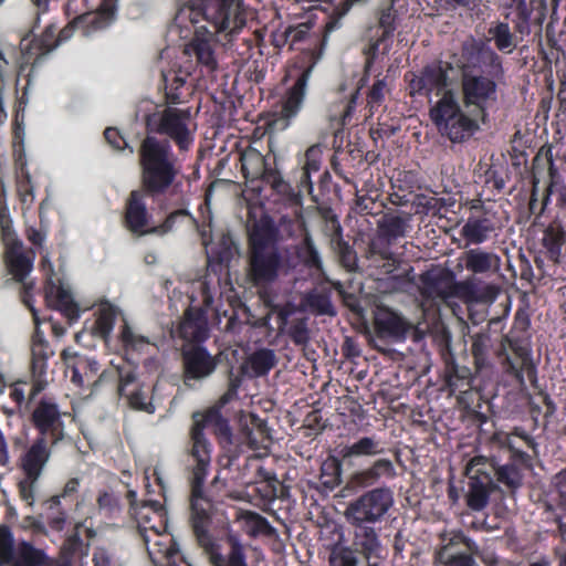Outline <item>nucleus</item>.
I'll list each match as a JSON object with an SVG mask.
<instances>
[{
    "instance_id": "f257e3e1",
    "label": "nucleus",
    "mask_w": 566,
    "mask_h": 566,
    "mask_svg": "<svg viewBox=\"0 0 566 566\" xmlns=\"http://www.w3.org/2000/svg\"><path fill=\"white\" fill-rule=\"evenodd\" d=\"M221 502L218 493L189 496V525L196 542L211 566H250L249 546L238 534L230 532L217 541L211 533L217 504Z\"/></svg>"
},
{
    "instance_id": "f03ea898",
    "label": "nucleus",
    "mask_w": 566,
    "mask_h": 566,
    "mask_svg": "<svg viewBox=\"0 0 566 566\" xmlns=\"http://www.w3.org/2000/svg\"><path fill=\"white\" fill-rule=\"evenodd\" d=\"M192 420L188 448V454L193 461L189 478L190 495L217 494V478L208 488L205 486L212 452V444L206 437L205 429L211 428L219 443L223 447L233 443L232 430L229 420L223 417L219 406L210 407L203 412H193Z\"/></svg>"
},
{
    "instance_id": "7ed1b4c3",
    "label": "nucleus",
    "mask_w": 566,
    "mask_h": 566,
    "mask_svg": "<svg viewBox=\"0 0 566 566\" xmlns=\"http://www.w3.org/2000/svg\"><path fill=\"white\" fill-rule=\"evenodd\" d=\"M531 318L528 313L518 308L515 312L510 332L503 336V350L499 353L501 366L507 376L521 387L528 381L537 387V368L533 360Z\"/></svg>"
},
{
    "instance_id": "20e7f679",
    "label": "nucleus",
    "mask_w": 566,
    "mask_h": 566,
    "mask_svg": "<svg viewBox=\"0 0 566 566\" xmlns=\"http://www.w3.org/2000/svg\"><path fill=\"white\" fill-rule=\"evenodd\" d=\"M481 55L484 61L489 62L488 75L476 73L464 65L460 93L463 107L468 113L485 123L489 108L497 101L496 80L503 75V66L501 57L493 50L481 51Z\"/></svg>"
},
{
    "instance_id": "39448f33",
    "label": "nucleus",
    "mask_w": 566,
    "mask_h": 566,
    "mask_svg": "<svg viewBox=\"0 0 566 566\" xmlns=\"http://www.w3.org/2000/svg\"><path fill=\"white\" fill-rule=\"evenodd\" d=\"M429 115L439 134L451 143H463L479 129L481 119L462 108L457 94L446 91L431 102Z\"/></svg>"
},
{
    "instance_id": "423d86ee",
    "label": "nucleus",
    "mask_w": 566,
    "mask_h": 566,
    "mask_svg": "<svg viewBox=\"0 0 566 566\" xmlns=\"http://www.w3.org/2000/svg\"><path fill=\"white\" fill-rule=\"evenodd\" d=\"M139 157L145 188L153 193L164 192L178 172L169 143L148 136L142 143Z\"/></svg>"
},
{
    "instance_id": "0eeeda50",
    "label": "nucleus",
    "mask_w": 566,
    "mask_h": 566,
    "mask_svg": "<svg viewBox=\"0 0 566 566\" xmlns=\"http://www.w3.org/2000/svg\"><path fill=\"white\" fill-rule=\"evenodd\" d=\"M419 281L422 297L437 304L449 303L452 298H464L471 293L468 283L458 282L452 270L439 265L423 272Z\"/></svg>"
},
{
    "instance_id": "6e6552de",
    "label": "nucleus",
    "mask_w": 566,
    "mask_h": 566,
    "mask_svg": "<svg viewBox=\"0 0 566 566\" xmlns=\"http://www.w3.org/2000/svg\"><path fill=\"white\" fill-rule=\"evenodd\" d=\"M150 132L171 138L181 150H187L193 142L195 124L189 109L167 107L146 117Z\"/></svg>"
},
{
    "instance_id": "1a4fd4ad",
    "label": "nucleus",
    "mask_w": 566,
    "mask_h": 566,
    "mask_svg": "<svg viewBox=\"0 0 566 566\" xmlns=\"http://www.w3.org/2000/svg\"><path fill=\"white\" fill-rule=\"evenodd\" d=\"M392 504L394 495L389 488H375L350 502L345 516L348 523L376 524L384 518Z\"/></svg>"
},
{
    "instance_id": "9d476101",
    "label": "nucleus",
    "mask_w": 566,
    "mask_h": 566,
    "mask_svg": "<svg viewBox=\"0 0 566 566\" xmlns=\"http://www.w3.org/2000/svg\"><path fill=\"white\" fill-rule=\"evenodd\" d=\"M510 457L506 463L499 464L494 459L481 458L483 467L490 465L491 476L495 484L500 483L507 490L515 491L523 483L524 472L533 469V458L520 448L509 443Z\"/></svg>"
},
{
    "instance_id": "9b49d317",
    "label": "nucleus",
    "mask_w": 566,
    "mask_h": 566,
    "mask_svg": "<svg viewBox=\"0 0 566 566\" xmlns=\"http://www.w3.org/2000/svg\"><path fill=\"white\" fill-rule=\"evenodd\" d=\"M30 421L38 431V437H44L51 446L57 444L64 438V422L56 402L41 398L31 412Z\"/></svg>"
},
{
    "instance_id": "f8f14e48",
    "label": "nucleus",
    "mask_w": 566,
    "mask_h": 566,
    "mask_svg": "<svg viewBox=\"0 0 566 566\" xmlns=\"http://www.w3.org/2000/svg\"><path fill=\"white\" fill-rule=\"evenodd\" d=\"M360 256L356 250H338L339 262L347 271H365L368 269L380 270L384 274H390L396 270V258L391 250H361Z\"/></svg>"
},
{
    "instance_id": "ddd939ff",
    "label": "nucleus",
    "mask_w": 566,
    "mask_h": 566,
    "mask_svg": "<svg viewBox=\"0 0 566 566\" xmlns=\"http://www.w3.org/2000/svg\"><path fill=\"white\" fill-rule=\"evenodd\" d=\"M182 378L187 386L190 380H202L211 376L219 360L203 345H182Z\"/></svg>"
},
{
    "instance_id": "4468645a",
    "label": "nucleus",
    "mask_w": 566,
    "mask_h": 566,
    "mask_svg": "<svg viewBox=\"0 0 566 566\" xmlns=\"http://www.w3.org/2000/svg\"><path fill=\"white\" fill-rule=\"evenodd\" d=\"M296 218L302 235L304 237L305 248H315V245L349 248L348 244H342L339 222L329 211H325L317 218L316 230L314 232H311L306 228L298 212H296Z\"/></svg>"
},
{
    "instance_id": "2eb2a0df",
    "label": "nucleus",
    "mask_w": 566,
    "mask_h": 566,
    "mask_svg": "<svg viewBox=\"0 0 566 566\" xmlns=\"http://www.w3.org/2000/svg\"><path fill=\"white\" fill-rule=\"evenodd\" d=\"M451 69L448 63L434 62L423 67L419 74L411 73L410 94L429 96L436 93L439 98L446 91H452L448 88V71Z\"/></svg>"
},
{
    "instance_id": "dca6fc26",
    "label": "nucleus",
    "mask_w": 566,
    "mask_h": 566,
    "mask_svg": "<svg viewBox=\"0 0 566 566\" xmlns=\"http://www.w3.org/2000/svg\"><path fill=\"white\" fill-rule=\"evenodd\" d=\"M481 458L471 460L469 468V491L467 493V505L473 511L483 510L490 500L491 493L496 489L495 480L491 476L490 465L478 464Z\"/></svg>"
},
{
    "instance_id": "f3484780",
    "label": "nucleus",
    "mask_w": 566,
    "mask_h": 566,
    "mask_svg": "<svg viewBox=\"0 0 566 566\" xmlns=\"http://www.w3.org/2000/svg\"><path fill=\"white\" fill-rule=\"evenodd\" d=\"M396 475L397 472L392 461L387 458H379L369 467L353 472L343 489V494L347 495L360 489L374 486L381 479L391 480Z\"/></svg>"
},
{
    "instance_id": "a211bd4d",
    "label": "nucleus",
    "mask_w": 566,
    "mask_h": 566,
    "mask_svg": "<svg viewBox=\"0 0 566 566\" xmlns=\"http://www.w3.org/2000/svg\"><path fill=\"white\" fill-rule=\"evenodd\" d=\"M374 327L378 338L402 342L413 328V325L397 312L381 306L378 307L375 314Z\"/></svg>"
},
{
    "instance_id": "6ab92c4d",
    "label": "nucleus",
    "mask_w": 566,
    "mask_h": 566,
    "mask_svg": "<svg viewBox=\"0 0 566 566\" xmlns=\"http://www.w3.org/2000/svg\"><path fill=\"white\" fill-rule=\"evenodd\" d=\"M308 71L303 72L291 88L286 92L282 99V108L280 114L271 122L274 129H285L291 120L296 117L302 108L306 96V87L308 82Z\"/></svg>"
},
{
    "instance_id": "aec40b11",
    "label": "nucleus",
    "mask_w": 566,
    "mask_h": 566,
    "mask_svg": "<svg viewBox=\"0 0 566 566\" xmlns=\"http://www.w3.org/2000/svg\"><path fill=\"white\" fill-rule=\"evenodd\" d=\"M354 528L353 547L361 554L369 566H377L378 559L382 558L385 552L379 533L375 524L349 523Z\"/></svg>"
},
{
    "instance_id": "412c9836",
    "label": "nucleus",
    "mask_w": 566,
    "mask_h": 566,
    "mask_svg": "<svg viewBox=\"0 0 566 566\" xmlns=\"http://www.w3.org/2000/svg\"><path fill=\"white\" fill-rule=\"evenodd\" d=\"M177 333L184 345H202L209 338L208 317L201 307H188L178 325Z\"/></svg>"
},
{
    "instance_id": "4be33fe9",
    "label": "nucleus",
    "mask_w": 566,
    "mask_h": 566,
    "mask_svg": "<svg viewBox=\"0 0 566 566\" xmlns=\"http://www.w3.org/2000/svg\"><path fill=\"white\" fill-rule=\"evenodd\" d=\"M217 32L233 33L242 29L245 18L233 0H212V13L206 12Z\"/></svg>"
},
{
    "instance_id": "5701e85b",
    "label": "nucleus",
    "mask_w": 566,
    "mask_h": 566,
    "mask_svg": "<svg viewBox=\"0 0 566 566\" xmlns=\"http://www.w3.org/2000/svg\"><path fill=\"white\" fill-rule=\"evenodd\" d=\"M250 274L255 284L273 282L282 263L279 250H251Z\"/></svg>"
},
{
    "instance_id": "b1692460",
    "label": "nucleus",
    "mask_w": 566,
    "mask_h": 566,
    "mask_svg": "<svg viewBox=\"0 0 566 566\" xmlns=\"http://www.w3.org/2000/svg\"><path fill=\"white\" fill-rule=\"evenodd\" d=\"M272 311L276 314L279 329L285 332L296 346L308 344L311 336L307 317H298L290 322V317L294 313V307L291 304L275 305Z\"/></svg>"
},
{
    "instance_id": "393cba45",
    "label": "nucleus",
    "mask_w": 566,
    "mask_h": 566,
    "mask_svg": "<svg viewBox=\"0 0 566 566\" xmlns=\"http://www.w3.org/2000/svg\"><path fill=\"white\" fill-rule=\"evenodd\" d=\"M50 441L44 437H36L32 444L20 458V468L25 478L38 481L51 457Z\"/></svg>"
},
{
    "instance_id": "a878e982",
    "label": "nucleus",
    "mask_w": 566,
    "mask_h": 566,
    "mask_svg": "<svg viewBox=\"0 0 566 566\" xmlns=\"http://www.w3.org/2000/svg\"><path fill=\"white\" fill-rule=\"evenodd\" d=\"M53 355L49 343L31 344V376L32 386L29 400H33L48 386L45 379L48 360Z\"/></svg>"
},
{
    "instance_id": "bb28decb",
    "label": "nucleus",
    "mask_w": 566,
    "mask_h": 566,
    "mask_svg": "<svg viewBox=\"0 0 566 566\" xmlns=\"http://www.w3.org/2000/svg\"><path fill=\"white\" fill-rule=\"evenodd\" d=\"M45 301L48 305L57 310L65 316L70 323L76 322L80 318V308L74 301L71 290L62 283H54L51 280L45 286Z\"/></svg>"
},
{
    "instance_id": "cd10ccee",
    "label": "nucleus",
    "mask_w": 566,
    "mask_h": 566,
    "mask_svg": "<svg viewBox=\"0 0 566 566\" xmlns=\"http://www.w3.org/2000/svg\"><path fill=\"white\" fill-rule=\"evenodd\" d=\"M145 195L139 190H134L129 195L126 203L125 226L138 235L151 233L149 227V214L144 201Z\"/></svg>"
},
{
    "instance_id": "c85d7f7f",
    "label": "nucleus",
    "mask_w": 566,
    "mask_h": 566,
    "mask_svg": "<svg viewBox=\"0 0 566 566\" xmlns=\"http://www.w3.org/2000/svg\"><path fill=\"white\" fill-rule=\"evenodd\" d=\"M187 55H195L198 63L209 71L217 69L212 33L205 27L196 29L193 39L185 46Z\"/></svg>"
},
{
    "instance_id": "c756f323",
    "label": "nucleus",
    "mask_w": 566,
    "mask_h": 566,
    "mask_svg": "<svg viewBox=\"0 0 566 566\" xmlns=\"http://www.w3.org/2000/svg\"><path fill=\"white\" fill-rule=\"evenodd\" d=\"M411 213L387 212L377 222V231L380 239L387 244H392L397 239L403 238L410 231Z\"/></svg>"
},
{
    "instance_id": "7c9ffc66",
    "label": "nucleus",
    "mask_w": 566,
    "mask_h": 566,
    "mask_svg": "<svg viewBox=\"0 0 566 566\" xmlns=\"http://www.w3.org/2000/svg\"><path fill=\"white\" fill-rule=\"evenodd\" d=\"M61 357L64 360L66 367L71 370V381L76 387H84V377H87L88 374L93 376L98 369L97 361L91 360L85 356L78 355L77 353L70 352L69 349H64L61 354Z\"/></svg>"
},
{
    "instance_id": "2f4dec72",
    "label": "nucleus",
    "mask_w": 566,
    "mask_h": 566,
    "mask_svg": "<svg viewBox=\"0 0 566 566\" xmlns=\"http://www.w3.org/2000/svg\"><path fill=\"white\" fill-rule=\"evenodd\" d=\"M545 512H566V467L557 472L543 493Z\"/></svg>"
},
{
    "instance_id": "473e14b6",
    "label": "nucleus",
    "mask_w": 566,
    "mask_h": 566,
    "mask_svg": "<svg viewBox=\"0 0 566 566\" xmlns=\"http://www.w3.org/2000/svg\"><path fill=\"white\" fill-rule=\"evenodd\" d=\"M474 376L467 366H461L453 359L446 365V382L450 392L455 395H467L473 389Z\"/></svg>"
},
{
    "instance_id": "72a5a7b5",
    "label": "nucleus",
    "mask_w": 566,
    "mask_h": 566,
    "mask_svg": "<svg viewBox=\"0 0 566 566\" xmlns=\"http://www.w3.org/2000/svg\"><path fill=\"white\" fill-rule=\"evenodd\" d=\"M147 552L155 566H177L180 558V551L172 537H161Z\"/></svg>"
},
{
    "instance_id": "f704fd0d",
    "label": "nucleus",
    "mask_w": 566,
    "mask_h": 566,
    "mask_svg": "<svg viewBox=\"0 0 566 566\" xmlns=\"http://www.w3.org/2000/svg\"><path fill=\"white\" fill-rule=\"evenodd\" d=\"M384 448L378 439L370 436H364L355 440L354 442L344 446L339 454L343 460L354 458H373L382 453Z\"/></svg>"
},
{
    "instance_id": "c9c22d12",
    "label": "nucleus",
    "mask_w": 566,
    "mask_h": 566,
    "mask_svg": "<svg viewBox=\"0 0 566 566\" xmlns=\"http://www.w3.org/2000/svg\"><path fill=\"white\" fill-rule=\"evenodd\" d=\"M23 250H6L4 263L8 273L18 282H23L31 272L34 261V250H28L32 255L25 254Z\"/></svg>"
},
{
    "instance_id": "e433bc0d",
    "label": "nucleus",
    "mask_w": 566,
    "mask_h": 566,
    "mask_svg": "<svg viewBox=\"0 0 566 566\" xmlns=\"http://www.w3.org/2000/svg\"><path fill=\"white\" fill-rule=\"evenodd\" d=\"M207 10L208 13H212V0L206 3L203 8L195 6L192 1L191 3H185L178 9L175 15V23L181 29H187L189 25L195 27L203 20L211 21V18L206 14Z\"/></svg>"
},
{
    "instance_id": "4c0bfd02",
    "label": "nucleus",
    "mask_w": 566,
    "mask_h": 566,
    "mask_svg": "<svg viewBox=\"0 0 566 566\" xmlns=\"http://www.w3.org/2000/svg\"><path fill=\"white\" fill-rule=\"evenodd\" d=\"M304 303L316 315H335L332 291L328 287L314 289L305 294Z\"/></svg>"
},
{
    "instance_id": "58836bf2",
    "label": "nucleus",
    "mask_w": 566,
    "mask_h": 566,
    "mask_svg": "<svg viewBox=\"0 0 566 566\" xmlns=\"http://www.w3.org/2000/svg\"><path fill=\"white\" fill-rule=\"evenodd\" d=\"M46 563V555L43 551L35 548L29 542H21L13 552V558L8 565L12 566H43Z\"/></svg>"
},
{
    "instance_id": "ea45409f",
    "label": "nucleus",
    "mask_w": 566,
    "mask_h": 566,
    "mask_svg": "<svg viewBox=\"0 0 566 566\" xmlns=\"http://www.w3.org/2000/svg\"><path fill=\"white\" fill-rule=\"evenodd\" d=\"M493 224L488 218H470L462 228V234L470 244H480L489 238Z\"/></svg>"
},
{
    "instance_id": "a19ab883",
    "label": "nucleus",
    "mask_w": 566,
    "mask_h": 566,
    "mask_svg": "<svg viewBox=\"0 0 566 566\" xmlns=\"http://www.w3.org/2000/svg\"><path fill=\"white\" fill-rule=\"evenodd\" d=\"M276 356L273 349L260 348L250 355L248 365L254 377L266 376L276 365Z\"/></svg>"
},
{
    "instance_id": "79ce46f5",
    "label": "nucleus",
    "mask_w": 566,
    "mask_h": 566,
    "mask_svg": "<svg viewBox=\"0 0 566 566\" xmlns=\"http://www.w3.org/2000/svg\"><path fill=\"white\" fill-rule=\"evenodd\" d=\"M82 526V522L76 523L72 534L63 542L60 551L61 564L72 566L73 559L83 554L84 543L80 533Z\"/></svg>"
},
{
    "instance_id": "37998d69",
    "label": "nucleus",
    "mask_w": 566,
    "mask_h": 566,
    "mask_svg": "<svg viewBox=\"0 0 566 566\" xmlns=\"http://www.w3.org/2000/svg\"><path fill=\"white\" fill-rule=\"evenodd\" d=\"M45 521L54 532H62L67 523V512L63 509L59 496H51L44 503Z\"/></svg>"
},
{
    "instance_id": "c03bdc74",
    "label": "nucleus",
    "mask_w": 566,
    "mask_h": 566,
    "mask_svg": "<svg viewBox=\"0 0 566 566\" xmlns=\"http://www.w3.org/2000/svg\"><path fill=\"white\" fill-rule=\"evenodd\" d=\"M244 524L247 527V533L251 537L265 536L273 537L276 535V530L271 525V523L263 515L248 511L244 516Z\"/></svg>"
},
{
    "instance_id": "a18cd8bd",
    "label": "nucleus",
    "mask_w": 566,
    "mask_h": 566,
    "mask_svg": "<svg viewBox=\"0 0 566 566\" xmlns=\"http://www.w3.org/2000/svg\"><path fill=\"white\" fill-rule=\"evenodd\" d=\"M489 35L494 41L499 51L504 53H512L516 48L515 36L511 32L510 25L505 22H496L490 27Z\"/></svg>"
},
{
    "instance_id": "49530a36",
    "label": "nucleus",
    "mask_w": 566,
    "mask_h": 566,
    "mask_svg": "<svg viewBox=\"0 0 566 566\" xmlns=\"http://www.w3.org/2000/svg\"><path fill=\"white\" fill-rule=\"evenodd\" d=\"M491 347L492 340L488 333H478L472 337L471 353L478 370H481L488 365Z\"/></svg>"
},
{
    "instance_id": "de8ad7c7",
    "label": "nucleus",
    "mask_w": 566,
    "mask_h": 566,
    "mask_svg": "<svg viewBox=\"0 0 566 566\" xmlns=\"http://www.w3.org/2000/svg\"><path fill=\"white\" fill-rule=\"evenodd\" d=\"M319 481L328 490L342 483V463L338 459L331 457L322 463Z\"/></svg>"
},
{
    "instance_id": "09e8293b",
    "label": "nucleus",
    "mask_w": 566,
    "mask_h": 566,
    "mask_svg": "<svg viewBox=\"0 0 566 566\" xmlns=\"http://www.w3.org/2000/svg\"><path fill=\"white\" fill-rule=\"evenodd\" d=\"M200 235L206 248L210 244H216L218 248H232L234 245V241L228 231L213 229L211 218H209L208 224L200 230Z\"/></svg>"
},
{
    "instance_id": "8fccbe9b",
    "label": "nucleus",
    "mask_w": 566,
    "mask_h": 566,
    "mask_svg": "<svg viewBox=\"0 0 566 566\" xmlns=\"http://www.w3.org/2000/svg\"><path fill=\"white\" fill-rule=\"evenodd\" d=\"M119 397L127 398L144 384L137 377L136 370L129 366L117 367Z\"/></svg>"
},
{
    "instance_id": "3c124183",
    "label": "nucleus",
    "mask_w": 566,
    "mask_h": 566,
    "mask_svg": "<svg viewBox=\"0 0 566 566\" xmlns=\"http://www.w3.org/2000/svg\"><path fill=\"white\" fill-rule=\"evenodd\" d=\"M179 224L197 227V221L188 211L177 210L171 212L160 226L153 227L151 233L166 234L172 231Z\"/></svg>"
},
{
    "instance_id": "603ef678",
    "label": "nucleus",
    "mask_w": 566,
    "mask_h": 566,
    "mask_svg": "<svg viewBox=\"0 0 566 566\" xmlns=\"http://www.w3.org/2000/svg\"><path fill=\"white\" fill-rule=\"evenodd\" d=\"M116 316L117 313L114 306L107 304L99 307L94 323V331L104 338L108 337L114 328Z\"/></svg>"
},
{
    "instance_id": "864d4df0",
    "label": "nucleus",
    "mask_w": 566,
    "mask_h": 566,
    "mask_svg": "<svg viewBox=\"0 0 566 566\" xmlns=\"http://www.w3.org/2000/svg\"><path fill=\"white\" fill-rule=\"evenodd\" d=\"M119 339L126 352H143L150 344L148 337L134 333L127 322L122 326Z\"/></svg>"
},
{
    "instance_id": "5fc2aeb1",
    "label": "nucleus",
    "mask_w": 566,
    "mask_h": 566,
    "mask_svg": "<svg viewBox=\"0 0 566 566\" xmlns=\"http://www.w3.org/2000/svg\"><path fill=\"white\" fill-rule=\"evenodd\" d=\"M241 164L242 170L245 172V175L251 176L252 178L263 176L265 172L264 158L259 151L254 149L242 154Z\"/></svg>"
},
{
    "instance_id": "6e6d98bb",
    "label": "nucleus",
    "mask_w": 566,
    "mask_h": 566,
    "mask_svg": "<svg viewBox=\"0 0 566 566\" xmlns=\"http://www.w3.org/2000/svg\"><path fill=\"white\" fill-rule=\"evenodd\" d=\"M126 400L127 405L134 410L145 411L147 413L155 412V406L149 397L148 387L145 384H143L138 390L129 395Z\"/></svg>"
},
{
    "instance_id": "4d7b16f0",
    "label": "nucleus",
    "mask_w": 566,
    "mask_h": 566,
    "mask_svg": "<svg viewBox=\"0 0 566 566\" xmlns=\"http://www.w3.org/2000/svg\"><path fill=\"white\" fill-rule=\"evenodd\" d=\"M441 207L442 199L434 196L417 195L411 202V208L416 214H436Z\"/></svg>"
},
{
    "instance_id": "13d9d810",
    "label": "nucleus",
    "mask_w": 566,
    "mask_h": 566,
    "mask_svg": "<svg viewBox=\"0 0 566 566\" xmlns=\"http://www.w3.org/2000/svg\"><path fill=\"white\" fill-rule=\"evenodd\" d=\"M440 539L442 542V544L436 549L434 552V563L436 564H439L440 565V558H439V553L444 548H449L448 549V553L452 556H457V555H461L463 554L464 552H459L457 551V547L460 545V544H465L469 546V542L470 539L462 533V532H458L455 534H453L452 536L448 537L446 533L441 534L440 535Z\"/></svg>"
},
{
    "instance_id": "bf43d9fd",
    "label": "nucleus",
    "mask_w": 566,
    "mask_h": 566,
    "mask_svg": "<svg viewBox=\"0 0 566 566\" xmlns=\"http://www.w3.org/2000/svg\"><path fill=\"white\" fill-rule=\"evenodd\" d=\"M467 268L473 273H483L492 268V255L489 253H475L474 250H468L465 253Z\"/></svg>"
},
{
    "instance_id": "052dcab7",
    "label": "nucleus",
    "mask_w": 566,
    "mask_h": 566,
    "mask_svg": "<svg viewBox=\"0 0 566 566\" xmlns=\"http://www.w3.org/2000/svg\"><path fill=\"white\" fill-rule=\"evenodd\" d=\"M163 510V506L157 501H145L140 503L137 509H133L129 513L139 525H143L145 528L148 527L150 523V513L158 514Z\"/></svg>"
},
{
    "instance_id": "680f3d73",
    "label": "nucleus",
    "mask_w": 566,
    "mask_h": 566,
    "mask_svg": "<svg viewBox=\"0 0 566 566\" xmlns=\"http://www.w3.org/2000/svg\"><path fill=\"white\" fill-rule=\"evenodd\" d=\"M272 239V229L266 222L254 223L250 231L251 248H266Z\"/></svg>"
},
{
    "instance_id": "e2e57ef3",
    "label": "nucleus",
    "mask_w": 566,
    "mask_h": 566,
    "mask_svg": "<svg viewBox=\"0 0 566 566\" xmlns=\"http://www.w3.org/2000/svg\"><path fill=\"white\" fill-rule=\"evenodd\" d=\"M13 536L7 525H0V564L10 563L13 558Z\"/></svg>"
},
{
    "instance_id": "0e129e2a",
    "label": "nucleus",
    "mask_w": 566,
    "mask_h": 566,
    "mask_svg": "<svg viewBox=\"0 0 566 566\" xmlns=\"http://www.w3.org/2000/svg\"><path fill=\"white\" fill-rule=\"evenodd\" d=\"M448 549L449 548L444 547L439 553L441 566H479L471 554L463 553L461 555L452 556L448 553Z\"/></svg>"
},
{
    "instance_id": "69168bd1",
    "label": "nucleus",
    "mask_w": 566,
    "mask_h": 566,
    "mask_svg": "<svg viewBox=\"0 0 566 566\" xmlns=\"http://www.w3.org/2000/svg\"><path fill=\"white\" fill-rule=\"evenodd\" d=\"M322 148L318 145L311 146L305 153V163L303 166V176L307 180L312 172L321 168Z\"/></svg>"
},
{
    "instance_id": "338daca9",
    "label": "nucleus",
    "mask_w": 566,
    "mask_h": 566,
    "mask_svg": "<svg viewBox=\"0 0 566 566\" xmlns=\"http://www.w3.org/2000/svg\"><path fill=\"white\" fill-rule=\"evenodd\" d=\"M354 549L349 547L336 548L329 557L331 566H357V556Z\"/></svg>"
},
{
    "instance_id": "774afa93",
    "label": "nucleus",
    "mask_w": 566,
    "mask_h": 566,
    "mask_svg": "<svg viewBox=\"0 0 566 566\" xmlns=\"http://www.w3.org/2000/svg\"><path fill=\"white\" fill-rule=\"evenodd\" d=\"M566 232L559 223H552L545 231L543 242L546 248H560L565 244Z\"/></svg>"
}]
</instances>
